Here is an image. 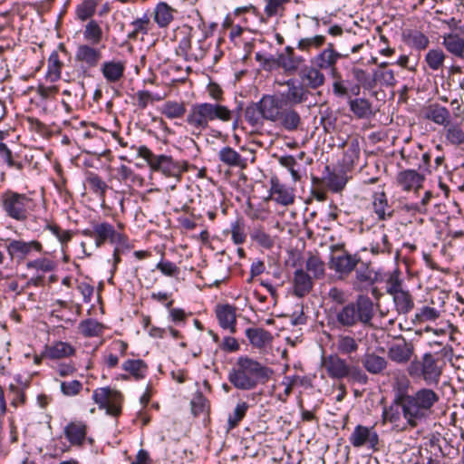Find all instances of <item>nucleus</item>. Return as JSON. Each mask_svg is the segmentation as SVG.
I'll return each instance as SVG.
<instances>
[{"instance_id":"nucleus-1","label":"nucleus","mask_w":464,"mask_h":464,"mask_svg":"<svg viewBox=\"0 0 464 464\" xmlns=\"http://www.w3.org/2000/svg\"><path fill=\"white\" fill-rule=\"evenodd\" d=\"M329 298L340 308L334 309V323L338 328L349 329L357 325L372 328L375 315L374 303L365 295H357L354 301L347 302L345 293L333 287L328 293Z\"/></svg>"},{"instance_id":"nucleus-2","label":"nucleus","mask_w":464,"mask_h":464,"mask_svg":"<svg viewBox=\"0 0 464 464\" xmlns=\"http://www.w3.org/2000/svg\"><path fill=\"white\" fill-rule=\"evenodd\" d=\"M439 401L440 395L430 388H421L412 394L402 391L397 392L402 416L411 428L425 422L432 415L433 407Z\"/></svg>"},{"instance_id":"nucleus-3","label":"nucleus","mask_w":464,"mask_h":464,"mask_svg":"<svg viewBox=\"0 0 464 464\" xmlns=\"http://www.w3.org/2000/svg\"><path fill=\"white\" fill-rule=\"evenodd\" d=\"M274 371L247 356H240L228 373L229 382L237 389L250 391L258 384H265Z\"/></svg>"},{"instance_id":"nucleus-4","label":"nucleus","mask_w":464,"mask_h":464,"mask_svg":"<svg viewBox=\"0 0 464 464\" xmlns=\"http://www.w3.org/2000/svg\"><path fill=\"white\" fill-rule=\"evenodd\" d=\"M407 372L411 378L421 379L428 385H437L442 374V365L436 354L426 353L420 359L411 362Z\"/></svg>"},{"instance_id":"nucleus-5","label":"nucleus","mask_w":464,"mask_h":464,"mask_svg":"<svg viewBox=\"0 0 464 464\" xmlns=\"http://www.w3.org/2000/svg\"><path fill=\"white\" fill-rule=\"evenodd\" d=\"M1 199L3 208L8 217L21 222L28 218V208L33 200L25 194L7 190L2 194Z\"/></svg>"},{"instance_id":"nucleus-6","label":"nucleus","mask_w":464,"mask_h":464,"mask_svg":"<svg viewBox=\"0 0 464 464\" xmlns=\"http://www.w3.org/2000/svg\"><path fill=\"white\" fill-rule=\"evenodd\" d=\"M331 249L333 254L329 259V268L341 276H349L361 263L360 256L349 253L343 245H334Z\"/></svg>"},{"instance_id":"nucleus-7","label":"nucleus","mask_w":464,"mask_h":464,"mask_svg":"<svg viewBox=\"0 0 464 464\" xmlns=\"http://www.w3.org/2000/svg\"><path fill=\"white\" fill-rule=\"evenodd\" d=\"M81 233L84 237L93 238L95 246L98 248L102 247L108 241L111 244H123L126 241V237L123 234L118 233L114 227L108 222H93L92 228H85Z\"/></svg>"},{"instance_id":"nucleus-8","label":"nucleus","mask_w":464,"mask_h":464,"mask_svg":"<svg viewBox=\"0 0 464 464\" xmlns=\"http://www.w3.org/2000/svg\"><path fill=\"white\" fill-rule=\"evenodd\" d=\"M122 395L119 391L110 387H102L93 392L92 399L100 409H105L106 413L117 417L121 412Z\"/></svg>"},{"instance_id":"nucleus-9","label":"nucleus","mask_w":464,"mask_h":464,"mask_svg":"<svg viewBox=\"0 0 464 464\" xmlns=\"http://www.w3.org/2000/svg\"><path fill=\"white\" fill-rule=\"evenodd\" d=\"M151 169L162 173L164 176L173 178L179 182L182 174L188 169V163L186 160L177 161L171 156L159 155L152 163Z\"/></svg>"},{"instance_id":"nucleus-10","label":"nucleus","mask_w":464,"mask_h":464,"mask_svg":"<svg viewBox=\"0 0 464 464\" xmlns=\"http://www.w3.org/2000/svg\"><path fill=\"white\" fill-rule=\"evenodd\" d=\"M6 251L11 260L23 262L31 256L34 252L43 253L44 246L38 240L9 239L6 244Z\"/></svg>"},{"instance_id":"nucleus-11","label":"nucleus","mask_w":464,"mask_h":464,"mask_svg":"<svg viewBox=\"0 0 464 464\" xmlns=\"http://www.w3.org/2000/svg\"><path fill=\"white\" fill-rule=\"evenodd\" d=\"M210 102H198L191 105L186 122L198 133L209 128L211 122Z\"/></svg>"},{"instance_id":"nucleus-12","label":"nucleus","mask_w":464,"mask_h":464,"mask_svg":"<svg viewBox=\"0 0 464 464\" xmlns=\"http://www.w3.org/2000/svg\"><path fill=\"white\" fill-rule=\"evenodd\" d=\"M414 353V344L401 335L388 346V358L399 364L409 362Z\"/></svg>"},{"instance_id":"nucleus-13","label":"nucleus","mask_w":464,"mask_h":464,"mask_svg":"<svg viewBox=\"0 0 464 464\" xmlns=\"http://www.w3.org/2000/svg\"><path fill=\"white\" fill-rule=\"evenodd\" d=\"M285 84L287 90L278 95L285 106H295L308 100L309 91L295 79L287 80Z\"/></svg>"},{"instance_id":"nucleus-14","label":"nucleus","mask_w":464,"mask_h":464,"mask_svg":"<svg viewBox=\"0 0 464 464\" xmlns=\"http://www.w3.org/2000/svg\"><path fill=\"white\" fill-rule=\"evenodd\" d=\"M348 54H342L334 50V44L329 43L327 48L322 51L320 53L315 55L312 60L311 63L315 65L321 70L330 69L332 73L334 75L337 69L335 67L338 59L347 57Z\"/></svg>"},{"instance_id":"nucleus-15","label":"nucleus","mask_w":464,"mask_h":464,"mask_svg":"<svg viewBox=\"0 0 464 464\" xmlns=\"http://www.w3.org/2000/svg\"><path fill=\"white\" fill-rule=\"evenodd\" d=\"M259 107H261L264 120L272 122H277L280 113L285 107L280 97L278 95H263L258 102Z\"/></svg>"},{"instance_id":"nucleus-16","label":"nucleus","mask_w":464,"mask_h":464,"mask_svg":"<svg viewBox=\"0 0 464 464\" xmlns=\"http://www.w3.org/2000/svg\"><path fill=\"white\" fill-rule=\"evenodd\" d=\"M349 440L355 448H360L367 444L369 448L376 450L379 444V436L375 431L372 430V429L362 425H357L351 434Z\"/></svg>"},{"instance_id":"nucleus-17","label":"nucleus","mask_w":464,"mask_h":464,"mask_svg":"<svg viewBox=\"0 0 464 464\" xmlns=\"http://www.w3.org/2000/svg\"><path fill=\"white\" fill-rule=\"evenodd\" d=\"M322 365L325 369L328 376L332 379L342 380L347 377L350 365L346 361L337 354H330L324 357Z\"/></svg>"},{"instance_id":"nucleus-18","label":"nucleus","mask_w":464,"mask_h":464,"mask_svg":"<svg viewBox=\"0 0 464 464\" xmlns=\"http://www.w3.org/2000/svg\"><path fill=\"white\" fill-rule=\"evenodd\" d=\"M321 71V69L312 63L301 69L299 77L302 80L301 83L306 90H315L324 84L325 76Z\"/></svg>"},{"instance_id":"nucleus-19","label":"nucleus","mask_w":464,"mask_h":464,"mask_svg":"<svg viewBox=\"0 0 464 464\" xmlns=\"http://www.w3.org/2000/svg\"><path fill=\"white\" fill-rule=\"evenodd\" d=\"M277 122L285 130L295 131L302 126V118L293 106H285Z\"/></svg>"},{"instance_id":"nucleus-20","label":"nucleus","mask_w":464,"mask_h":464,"mask_svg":"<svg viewBox=\"0 0 464 464\" xmlns=\"http://www.w3.org/2000/svg\"><path fill=\"white\" fill-rule=\"evenodd\" d=\"M279 67L283 68L288 73L295 72L300 65L304 62L302 56L295 53V49L291 46H286L285 52L277 56Z\"/></svg>"},{"instance_id":"nucleus-21","label":"nucleus","mask_w":464,"mask_h":464,"mask_svg":"<svg viewBox=\"0 0 464 464\" xmlns=\"http://www.w3.org/2000/svg\"><path fill=\"white\" fill-rule=\"evenodd\" d=\"M63 432L72 445L82 446L86 439L87 425L82 421H71L65 426Z\"/></svg>"},{"instance_id":"nucleus-22","label":"nucleus","mask_w":464,"mask_h":464,"mask_svg":"<svg viewBox=\"0 0 464 464\" xmlns=\"http://www.w3.org/2000/svg\"><path fill=\"white\" fill-rule=\"evenodd\" d=\"M424 176L414 169H406L398 173L397 182L403 190L415 189L421 188Z\"/></svg>"},{"instance_id":"nucleus-23","label":"nucleus","mask_w":464,"mask_h":464,"mask_svg":"<svg viewBox=\"0 0 464 464\" xmlns=\"http://www.w3.org/2000/svg\"><path fill=\"white\" fill-rule=\"evenodd\" d=\"M218 159L223 164L230 168L245 169L247 167V160L229 146L223 147L219 150Z\"/></svg>"},{"instance_id":"nucleus-24","label":"nucleus","mask_w":464,"mask_h":464,"mask_svg":"<svg viewBox=\"0 0 464 464\" xmlns=\"http://www.w3.org/2000/svg\"><path fill=\"white\" fill-rule=\"evenodd\" d=\"M362 364L369 373L378 375L383 374L387 369L388 361L375 353H366L362 358Z\"/></svg>"},{"instance_id":"nucleus-25","label":"nucleus","mask_w":464,"mask_h":464,"mask_svg":"<svg viewBox=\"0 0 464 464\" xmlns=\"http://www.w3.org/2000/svg\"><path fill=\"white\" fill-rule=\"evenodd\" d=\"M216 314L222 328L229 329L232 334L236 333V307L230 304L218 305Z\"/></svg>"},{"instance_id":"nucleus-26","label":"nucleus","mask_w":464,"mask_h":464,"mask_svg":"<svg viewBox=\"0 0 464 464\" xmlns=\"http://www.w3.org/2000/svg\"><path fill=\"white\" fill-rule=\"evenodd\" d=\"M75 58L78 62L83 63L88 67H95L102 59V52L88 44H81L78 46Z\"/></svg>"},{"instance_id":"nucleus-27","label":"nucleus","mask_w":464,"mask_h":464,"mask_svg":"<svg viewBox=\"0 0 464 464\" xmlns=\"http://www.w3.org/2000/svg\"><path fill=\"white\" fill-rule=\"evenodd\" d=\"M101 72L108 82H117L124 75L125 63L122 61L104 62L102 64Z\"/></svg>"},{"instance_id":"nucleus-28","label":"nucleus","mask_w":464,"mask_h":464,"mask_svg":"<svg viewBox=\"0 0 464 464\" xmlns=\"http://www.w3.org/2000/svg\"><path fill=\"white\" fill-rule=\"evenodd\" d=\"M209 109L211 111V122L216 121L229 122L233 121V129L235 130L237 127L238 116L235 117L234 111L229 110L227 106L218 102H210Z\"/></svg>"},{"instance_id":"nucleus-29","label":"nucleus","mask_w":464,"mask_h":464,"mask_svg":"<svg viewBox=\"0 0 464 464\" xmlns=\"http://www.w3.org/2000/svg\"><path fill=\"white\" fill-rule=\"evenodd\" d=\"M246 335L252 346L261 349L272 343L274 337L270 332L264 328H247Z\"/></svg>"},{"instance_id":"nucleus-30","label":"nucleus","mask_w":464,"mask_h":464,"mask_svg":"<svg viewBox=\"0 0 464 464\" xmlns=\"http://www.w3.org/2000/svg\"><path fill=\"white\" fill-rule=\"evenodd\" d=\"M313 288L311 276L303 269H297L294 274V294L298 297H304Z\"/></svg>"},{"instance_id":"nucleus-31","label":"nucleus","mask_w":464,"mask_h":464,"mask_svg":"<svg viewBox=\"0 0 464 464\" xmlns=\"http://www.w3.org/2000/svg\"><path fill=\"white\" fill-rule=\"evenodd\" d=\"M442 44L455 57L464 61V38L457 34L443 36Z\"/></svg>"},{"instance_id":"nucleus-32","label":"nucleus","mask_w":464,"mask_h":464,"mask_svg":"<svg viewBox=\"0 0 464 464\" xmlns=\"http://www.w3.org/2000/svg\"><path fill=\"white\" fill-rule=\"evenodd\" d=\"M75 349L66 342H55L53 344L45 347L44 354L46 357L55 360L72 356Z\"/></svg>"},{"instance_id":"nucleus-33","label":"nucleus","mask_w":464,"mask_h":464,"mask_svg":"<svg viewBox=\"0 0 464 464\" xmlns=\"http://www.w3.org/2000/svg\"><path fill=\"white\" fill-rule=\"evenodd\" d=\"M355 277L357 282L366 285H373L376 282L382 280L381 274L371 269L365 263H361L355 270Z\"/></svg>"},{"instance_id":"nucleus-34","label":"nucleus","mask_w":464,"mask_h":464,"mask_svg":"<svg viewBox=\"0 0 464 464\" xmlns=\"http://www.w3.org/2000/svg\"><path fill=\"white\" fill-rule=\"evenodd\" d=\"M273 199L283 206H288L295 202V195L285 185L273 183L271 187Z\"/></svg>"},{"instance_id":"nucleus-35","label":"nucleus","mask_w":464,"mask_h":464,"mask_svg":"<svg viewBox=\"0 0 464 464\" xmlns=\"http://www.w3.org/2000/svg\"><path fill=\"white\" fill-rule=\"evenodd\" d=\"M450 117L449 110L438 103L430 105L426 111V118L439 125L449 124Z\"/></svg>"},{"instance_id":"nucleus-36","label":"nucleus","mask_w":464,"mask_h":464,"mask_svg":"<svg viewBox=\"0 0 464 464\" xmlns=\"http://www.w3.org/2000/svg\"><path fill=\"white\" fill-rule=\"evenodd\" d=\"M374 212L380 220H385L393 216V209L388 205L387 198L384 192L376 193L373 200Z\"/></svg>"},{"instance_id":"nucleus-37","label":"nucleus","mask_w":464,"mask_h":464,"mask_svg":"<svg viewBox=\"0 0 464 464\" xmlns=\"http://www.w3.org/2000/svg\"><path fill=\"white\" fill-rule=\"evenodd\" d=\"M405 42L417 50H424L430 44L429 38L418 30H407L403 33Z\"/></svg>"},{"instance_id":"nucleus-38","label":"nucleus","mask_w":464,"mask_h":464,"mask_svg":"<svg viewBox=\"0 0 464 464\" xmlns=\"http://www.w3.org/2000/svg\"><path fill=\"white\" fill-rule=\"evenodd\" d=\"M392 296L396 311L399 314H407L413 308L414 302L408 291L402 290Z\"/></svg>"},{"instance_id":"nucleus-39","label":"nucleus","mask_w":464,"mask_h":464,"mask_svg":"<svg viewBox=\"0 0 464 464\" xmlns=\"http://www.w3.org/2000/svg\"><path fill=\"white\" fill-rule=\"evenodd\" d=\"M343 146L347 147L343 155V162L345 165L353 166L358 160L360 156V143L357 138H353L346 142L343 143Z\"/></svg>"},{"instance_id":"nucleus-40","label":"nucleus","mask_w":464,"mask_h":464,"mask_svg":"<svg viewBox=\"0 0 464 464\" xmlns=\"http://www.w3.org/2000/svg\"><path fill=\"white\" fill-rule=\"evenodd\" d=\"M174 11L175 10L166 3H160L155 9V22L160 27H166L173 20Z\"/></svg>"},{"instance_id":"nucleus-41","label":"nucleus","mask_w":464,"mask_h":464,"mask_svg":"<svg viewBox=\"0 0 464 464\" xmlns=\"http://www.w3.org/2000/svg\"><path fill=\"white\" fill-rule=\"evenodd\" d=\"M122 369L130 372L136 380H140L144 378L148 366L146 362L140 359H130L123 362Z\"/></svg>"},{"instance_id":"nucleus-42","label":"nucleus","mask_w":464,"mask_h":464,"mask_svg":"<svg viewBox=\"0 0 464 464\" xmlns=\"http://www.w3.org/2000/svg\"><path fill=\"white\" fill-rule=\"evenodd\" d=\"M350 110L359 119H364L372 114V103L366 99H354L349 101Z\"/></svg>"},{"instance_id":"nucleus-43","label":"nucleus","mask_w":464,"mask_h":464,"mask_svg":"<svg viewBox=\"0 0 464 464\" xmlns=\"http://www.w3.org/2000/svg\"><path fill=\"white\" fill-rule=\"evenodd\" d=\"M63 63L59 59L58 53L53 51L48 59V71L46 79L51 82H55L61 78V70Z\"/></svg>"},{"instance_id":"nucleus-44","label":"nucleus","mask_w":464,"mask_h":464,"mask_svg":"<svg viewBox=\"0 0 464 464\" xmlns=\"http://www.w3.org/2000/svg\"><path fill=\"white\" fill-rule=\"evenodd\" d=\"M245 118L252 127L263 125V114L257 102H251L245 110Z\"/></svg>"},{"instance_id":"nucleus-45","label":"nucleus","mask_w":464,"mask_h":464,"mask_svg":"<svg viewBox=\"0 0 464 464\" xmlns=\"http://www.w3.org/2000/svg\"><path fill=\"white\" fill-rule=\"evenodd\" d=\"M161 113L169 119L181 118L186 113V107L183 102L168 101L163 104Z\"/></svg>"},{"instance_id":"nucleus-46","label":"nucleus","mask_w":464,"mask_h":464,"mask_svg":"<svg viewBox=\"0 0 464 464\" xmlns=\"http://www.w3.org/2000/svg\"><path fill=\"white\" fill-rule=\"evenodd\" d=\"M249 405L246 401H241L237 404L232 414L229 415L227 420V430L230 431L238 426L239 422L245 418Z\"/></svg>"},{"instance_id":"nucleus-47","label":"nucleus","mask_w":464,"mask_h":464,"mask_svg":"<svg viewBox=\"0 0 464 464\" xmlns=\"http://www.w3.org/2000/svg\"><path fill=\"white\" fill-rule=\"evenodd\" d=\"M446 140L454 146L464 144V130L460 124L453 123L445 129Z\"/></svg>"},{"instance_id":"nucleus-48","label":"nucleus","mask_w":464,"mask_h":464,"mask_svg":"<svg viewBox=\"0 0 464 464\" xmlns=\"http://www.w3.org/2000/svg\"><path fill=\"white\" fill-rule=\"evenodd\" d=\"M336 345L338 352L342 354H351L356 353L359 349L357 341L351 335H339Z\"/></svg>"},{"instance_id":"nucleus-49","label":"nucleus","mask_w":464,"mask_h":464,"mask_svg":"<svg viewBox=\"0 0 464 464\" xmlns=\"http://www.w3.org/2000/svg\"><path fill=\"white\" fill-rule=\"evenodd\" d=\"M401 406L397 401V393L395 394L392 403L384 407L382 411V420L383 422L396 423L401 420Z\"/></svg>"},{"instance_id":"nucleus-50","label":"nucleus","mask_w":464,"mask_h":464,"mask_svg":"<svg viewBox=\"0 0 464 464\" xmlns=\"http://www.w3.org/2000/svg\"><path fill=\"white\" fill-rule=\"evenodd\" d=\"M446 59V55L441 49H431L426 56L425 62L430 69L432 71H438L443 67V63Z\"/></svg>"},{"instance_id":"nucleus-51","label":"nucleus","mask_w":464,"mask_h":464,"mask_svg":"<svg viewBox=\"0 0 464 464\" xmlns=\"http://www.w3.org/2000/svg\"><path fill=\"white\" fill-rule=\"evenodd\" d=\"M83 35L85 40L89 41L92 44H98L102 38V30L96 21L91 20L85 25Z\"/></svg>"},{"instance_id":"nucleus-52","label":"nucleus","mask_w":464,"mask_h":464,"mask_svg":"<svg viewBox=\"0 0 464 464\" xmlns=\"http://www.w3.org/2000/svg\"><path fill=\"white\" fill-rule=\"evenodd\" d=\"M306 270L311 273L315 279L324 276V263L318 256L311 255L306 260Z\"/></svg>"},{"instance_id":"nucleus-53","label":"nucleus","mask_w":464,"mask_h":464,"mask_svg":"<svg viewBox=\"0 0 464 464\" xmlns=\"http://www.w3.org/2000/svg\"><path fill=\"white\" fill-rule=\"evenodd\" d=\"M325 43V36L314 35L312 37L302 38L297 43V48L303 52H310L312 48L318 49Z\"/></svg>"},{"instance_id":"nucleus-54","label":"nucleus","mask_w":464,"mask_h":464,"mask_svg":"<svg viewBox=\"0 0 464 464\" xmlns=\"http://www.w3.org/2000/svg\"><path fill=\"white\" fill-rule=\"evenodd\" d=\"M56 267L55 262L53 260L47 258V257H42L37 258L34 260H30L26 263V268L28 270L30 269H35L37 271H42L44 273L53 271Z\"/></svg>"},{"instance_id":"nucleus-55","label":"nucleus","mask_w":464,"mask_h":464,"mask_svg":"<svg viewBox=\"0 0 464 464\" xmlns=\"http://www.w3.org/2000/svg\"><path fill=\"white\" fill-rule=\"evenodd\" d=\"M86 181L94 193L99 194L102 198L104 197L108 185L101 177L93 172H88Z\"/></svg>"},{"instance_id":"nucleus-56","label":"nucleus","mask_w":464,"mask_h":464,"mask_svg":"<svg viewBox=\"0 0 464 464\" xmlns=\"http://www.w3.org/2000/svg\"><path fill=\"white\" fill-rule=\"evenodd\" d=\"M80 329L84 336H98L102 333L103 325L93 319H87L80 324Z\"/></svg>"},{"instance_id":"nucleus-57","label":"nucleus","mask_w":464,"mask_h":464,"mask_svg":"<svg viewBox=\"0 0 464 464\" xmlns=\"http://www.w3.org/2000/svg\"><path fill=\"white\" fill-rule=\"evenodd\" d=\"M253 241L256 242L260 246L271 249L275 245V239L269 234L261 228H256L250 234Z\"/></svg>"},{"instance_id":"nucleus-58","label":"nucleus","mask_w":464,"mask_h":464,"mask_svg":"<svg viewBox=\"0 0 464 464\" xmlns=\"http://www.w3.org/2000/svg\"><path fill=\"white\" fill-rule=\"evenodd\" d=\"M400 271L398 269L393 270L389 274L386 282V292L387 294L393 295L403 289L401 288L402 281L400 278Z\"/></svg>"},{"instance_id":"nucleus-59","label":"nucleus","mask_w":464,"mask_h":464,"mask_svg":"<svg viewBox=\"0 0 464 464\" xmlns=\"http://www.w3.org/2000/svg\"><path fill=\"white\" fill-rule=\"evenodd\" d=\"M96 5L95 0H83L76 10L78 18L82 21L91 18L95 13Z\"/></svg>"},{"instance_id":"nucleus-60","label":"nucleus","mask_w":464,"mask_h":464,"mask_svg":"<svg viewBox=\"0 0 464 464\" xmlns=\"http://www.w3.org/2000/svg\"><path fill=\"white\" fill-rule=\"evenodd\" d=\"M346 183L347 178L343 174L330 173L326 178V185L334 192L343 190Z\"/></svg>"},{"instance_id":"nucleus-61","label":"nucleus","mask_w":464,"mask_h":464,"mask_svg":"<svg viewBox=\"0 0 464 464\" xmlns=\"http://www.w3.org/2000/svg\"><path fill=\"white\" fill-rule=\"evenodd\" d=\"M150 24V18L144 14L143 17L136 19L131 23L133 30L129 33L128 38L135 40L140 33L146 34L148 33V24Z\"/></svg>"},{"instance_id":"nucleus-62","label":"nucleus","mask_w":464,"mask_h":464,"mask_svg":"<svg viewBox=\"0 0 464 464\" xmlns=\"http://www.w3.org/2000/svg\"><path fill=\"white\" fill-rule=\"evenodd\" d=\"M279 163L286 168L295 181H299L301 179V174L298 169H295V166L298 165L296 160L292 155L282 156L278 159Z\"/></svg>"},{"instance_id":"nucleus-63","label":"nucleus","mask_w":464,"mask_h":464,"mask_svg":"<svg viewBox=\"0 0 464 464\" xmlns=\"http://www.w3.org/2000/svg\"><path fill=\"white\" fill-rule=\"evenodd\" d=\"M441 457H453L459 454L458 446L453 443V439L447 433L442 437L441 445H440Z\"/></svg>"},{"instance_id":"nucleus-64","label":"nucleus","mask_w":464,"mask_h":464,"mask_svg":"<svg viewBox=\"0 0 464 464\" xmlns=\"http://www.w3.org/2000/svg\"><path fill=\"white\" fill-rule=\"evenodd\" d=\"M376 82H380L381 84L393 87L396 84V79L392 70L378 69L374 71Z\"/></svg>"}]
</instances>
